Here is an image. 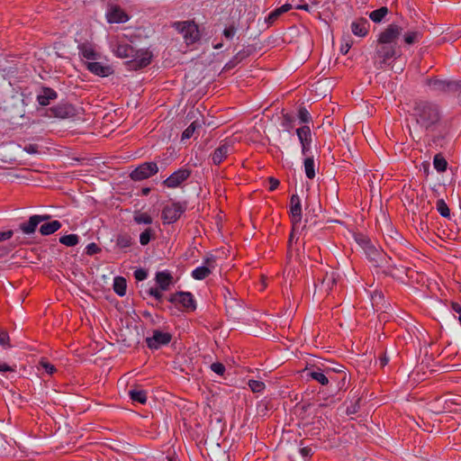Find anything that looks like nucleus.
Instances as JSON below:
<instances>
[{
	"label": "nucleus",
	"instance_id": "c03bdc74",
	"mask_svg": "<svg viewBox=\"0 0 461 461\" xmlns=\"http://www.w3.org/2000/svg\"><path fill=\"white\" fill-rule=\"evenodd\" d=\"M211 370L217 374L218 375H223L225 372V366L223 364L220 362H215L211 365Z\"/></svg>",
	"mask_w": 461,
	"mask_h": 461
},
{
	"label": "nucleus",
	"instance_id": "774afa93",
	"mask_svg": "<svg viewBox=\"0 0 461 461\" xmlns=\"http://www.w3.org/2000/svg\"><path fill=\"white\" fill-rule=\"evenodd\" d=\"M15 176H16L17 178H22V179H23V182H24V183H25V182H27V181H29V179L26 177V175H15Z\"/></svg>",
	"mask_w": 461,
	"mask_h": 461
},
{
	"label": "nucleus",
	"instance_id": "9b49d317",
	"mask_svg": "<svg viewBox=\"0 0 461 461\" xmlns=\"http://www.w3.org/2000/svg\"><path fill=\"white\" fill-rule=\"evenodd\" d=\"M50 218V215H32L30 217L27 222L22 223L20 228L25 234H32L37 226L44 221H47Z\"/></svg>",
	"mask_w": 461,
	"mask_h": 461
},
{
	"label": "nucleus",
	"instance_id": "aec40b11",
	"mask_svg": "<svg viewBox=\"0 0 461 461\" xmlns=\"http://www.w3.org/2000/svg\"><path fill=\"white\" fill-rule=\"evenodd\" d=\"M78 50L82 57L88 60H95L98 59V53L95 51L93 45L88 42L79 44Z\"/></svg>",
	"mask_w": 461,
	"mask_h": 461
},
{
	"label": "nucleus",
	"instance_id": "f8f14e48",
	"mask_svg": "<svg viewBox=\"0 0 461 461\" xmlns=\"http://www.w3.org/2000/svg\"><path fill=\"white\" fill-rule=\"evenodd\" d=\"M107 21L110 23H122L129 20V16L119 6H112L106 14Z\"/></svg>",
	"mask_w": 461,
	"mask_h": 461
},
{
	"label": "nucleus",
	"instance_id": "79ce46f5",
	"mask_svg": "<svg viewBox=\"0 0 461 461\" xmlns=\"http://www.w3.org/2000/svg\"><path fill=\"white\" fill-rule=\"evenodd\" d=\"M237 32L236 27L232 24L223 30V36L227 41H232Z\"/></svg>",
	"mask_w": 461,
	"mask_h": 461
},
{
	"label": "nucleus",
	"instance_id": "4be33fe9",
	"mask_svg": "<svg viewBox=\"0 0 461 461\" xmlns=\"http://www.w3.org/2000/svg\"><path fill=\"white\" fill-rule=\"evenodd\" d=\"M60 228H61L60 221L54 220L52 221L46 222V223H43L42 225H41L40 232L41 235L47 236V235H50V234L56 232Z\"/></svg>",
	"mask_w": 461,
	"mask_h": 461
},
{
	"label": "nucleus",
	"instance_id": "6ab92c4d",
	"mask_svg": "<svg viewBox=\"0 0 461 461\" xmlns=\"http://www.w3.org/2000/svg\"><path fill=\"white\" fill-rule=\"evenodd\" d=\"M292 5L289 4H285L282 5L281 7L276 9L271 14H268V16L265 19V23L267 25V28H269L272 26V24L280 17L281 14L288 12L291 10Z\"/></svg>",
	"mask_w": 461,
	"mask_h": 461
},
{
	"label": "nucleus",
	"instance_id": "20e7f679",
	"mask_svg": "<svg viewBox=\"0 0 461 461\" xmlns=\"http://www.w3.org/2000/svg\"><path fill=\"white\" fill-rule=\"evenodd\" d=\"M186 207L181 203H172L164 207L162 220L164 223L170 224L176 221L184 213Z\"/></svg>",
	"mask_w": 461,
	"mask_h": 461
},
{
	"label": "nucleus",
	"instance_id": "7c9ffc66",
	"mask_svg": "<svg viewBox=\"0 0 461 461\" xmlns=\"http://www.w3.org/2000/svg\"><path fill=\"white\" fill-rule=\"evenodd\" d=\"M434 168L438 172L446 171L447 168V162L441 154H437L433 159Z\"/></svg>",
	"mask_w": 461,
	"mask_h": 461
},
{
	"label": "nucleus",
	"instance_id": "4c0bfd02",
	"mask_svg": "<svg viewBox=\"0 0 461 461\" xmlns=\"http://www.w3.org/2000/svg\"><path fill=\"white\" fill-rule=\"evenodd\" d=\"M339 380L338 384H336L334 390L339 391L346 387V384L348 383V375L344 370H339Z\"/></svg>",
	"mask_w": 461,
	"mask_h": 461
},
{
	"label": "nucleus",
	"instance_id": "f257e3e1",
	"mask_svg": "<svg viewBox=\"0 0 461 461\" xmlns=\"http://www.w3.org/2000/svg\"><path fill=\"white\" fill-rule=\"evenodd\" d=\"M413 116L420 127L428 132L438 131L442 124L440 109L429 102L417 103L413 108Z\"/></svg>",
	"mask_w": 461,
	"mask_h": 461
},
{
	"label": "nucleus",
	"instance_id": "a211bd4d",
	"mask_svg": "<svg viewBox=\"0 0 461 461\" xmlns=\"http://www.w3.org/2000/svg\"><path fill=\"white\" fill-rule=\"evenodd\" d=\"M352 32L359 37H364L368 32V22L365 18H359L351 24Z\"/></svg>",
	"mask_w": 461,
	"mask_h": 461
},
{
	"label": "nucleus",
	"instance_id": "f3484780",
	"mask_svg": "<svg viewBox=\"0 0 461 461\" xmlns=\"http://www.w3.org/2000/svg\"><path fill=\"white\" fill-rule=\"evenodd\" d=\"M376 54L383 59V62H386L388 59L396 56V49L393 44H377Z\"/></svg>",
	"mask_w": 461,
	"mask_h": 461
},
{
	"label": "nucleus",
	"instance_id": "6e6552de",
	"mask_svg": "<svg viewBox=\"0 0 461 461\" xmlns=\"http://www.w3.org/2000/svg\"><path fill=\"white\" fill-rule=\"evenodd\" d=\"M215 267V261L212 258H207L203 260L202 266L197 267L192 271V277L195 280H203L206 278L211 273L212 270Z\"/></svg>",
	"mask_w": 461,
	"mask_h": 461
},
{
	"label": "nucleus",
	"instance_id": "b1692460",
	"mask_svg": "<svg viewBox=\"0 0 461 461\" xmlns=\"http://www.w3.org/2000/svg\"><path fill=\"white\" fill-rule=\"evenodd\" d=\"M158 170L159 168L155 162H145L132 169L131 173H158Z\"/></svg>",
	"mask_w": 461,
	"mask_h": 461
},
{
	"label": "nucleus",
	"instance_id": "5701e85b",
	"mask_svg": "<svg viewBox=\"0 0 461 461\" xmlns=\"http://www.w3.org/2000/svg\"><path fill=\"white\" fill-rule=\"evenodd\" d=\"M171 275L166 271L158 272L156 275V281L162 291H166L168 289L171 284Z\"/></svg>",
	"mask_w": 461,
	"mask_h": 461
},
{
	"label": "nucleus",
	"instance_id": "0eeeda50",
	"mask_svg": "<svg viewBox=\"0 0 461 461\" xmlns=\"http://www.w3.org/2000/svg\"><path fill=\"white\" fill-rule=\"evenodd\" d=\"M172 336L168 332L158 330H153L152 336L147 338V345L151 349H158L162 346L167 345L171 341Z\"/></svg>",
	"mask_w": 461,
	"mask_h": 461
},
{
	"label": "nucleus",
	"instance_id": "49530a36",
	"mask_svg": "<svg viewBox=\"0 0 461 461\" xmlns=\"http://www.w3.org/2000/svg\"><path fill=\"white\" fill-rule=\"evenodd\" d=\"M304 168H305V173H314V171H315L314 160L311 158H306L304 161Z\"/></svg>",
	"mask_w": 461,
	"mask_h": 461
},
{
	"label": "nucleus",
	"instance_id": "58836bf2",
	"mask_svg": "<svg viewBox=\"0 0 461 461\" xmlns=\"http://www.w3.org/2000/svg\"><path fill=\"white\" fill-rule=\"evenodd\" d=\"M461 92V81H448L447 93L459 94ZM459 102L461 103V95H458Z\"/></svg>",
	"mask_w": 461,
	"mask_h": 461
},
{
	"label": "nucleus",
	"instance_id": "7ed1b4c3",
	"mask_svg": "<svg viewBox=\"0 0 461 461\" xmlns=\"http://www.w3.org/2000/svg\"><path fill=\"white\" fill-rule=\"evenodd\" d=\"M173 27L183 34L187 44L194 43L200 39L198 26L192 21L176 22Z\"/></svg>",
	"mask_w": 461,
	"mask_h": 461
},
{
	"label": "nucleus",
	"instance_id": "a878e982",
	"mask_svg": "<svg viewBox=\"0 0 461 461\" xmlns=\"http://www.w3.org/2000/svg\"><path fill=\"white\" fill-rule=\"evenodd\" d=\"M297 136L303 145V149H305L311 141V131L308 126H303L297 129Z\"/></svg>",
	"mask_w": 461,
	"mask_h": 461
},
{
	"label": "nucleus",
	"instance_id": "4d7b16f0",
	"mask_svg": "<svg viewBox=\"0 0 461 461\" xmlns=\"http://www.w3.org/2000/svg\"><path fill=\"white\" fill-rule=\"evenodd\" d=\"M13 234L12 230L0 231V242L11 239Z\"/></svg>",
	"mask_w": 461,
	"mask_h": 461
},
{
	"label": "nucleus",
	"instance_id": "37998d69",
	"mask_svg": "<svg viewBox=\"0 0 461 461\" xmlns=\"http://www.w3.org/2000/svg\"><path fill=\"white\" fill-rule=\"evenodd\" d=\"M151 239V230L146 229L144 231H142L140 235V243L142 246H145L149 244Z\"/></svg>",
	"mask_w": 461,
	"mask_h": 461
},
{
	"label": "nucleus",
	"instance_id": "4468645a",
	"mask_svg": "<svg viewBox=\"0 0 461 461\" xmlns=\"http://www.w3.org/2000/svg\"><path fill=\"white\" fill-rule=\"evenodd\" d=\"M86 68L90 72L100 77H108L113 73V69L110 66H105L96 61H88Z\"/></svg>",
	"mask_w": 461,
	"mask_h": 461
},
{
	"label": "nucleus",
	"instance_id": "e433bc0d",
	"mask_svg": "<svg viewBox=\"0 0 461 461\" xmlns=\"http://www.w3.org/2000/svg\"><path fill=\"white\" fill-rule=\"evenodd\" d=\"M201 124L197 121H194L182 133V140L189 139L193 136L196 128L200 127Z\"/></svg>",
	"mask_w": 461,
	"mask_h": 461
},
{
	"label": "nucleus",
	"instance_id": "72a5a7b5",
	"mask_svg": "<svg viewBox=\"0 0 461 461\" xmlns=\"http://www.w3.org/2000/svg\"><path fill=\"white\" fill-rule=\"evenodd\" d=\"M436 209L442 217H444V218L450 217V210L443 199H438L437 201Z\"/></svg>",
	"mask_w": 461,
	"mask_h": 461
},
{
	"label": "nucleus",
	"instance_id": "2f4dec72",
	"mask_svg": "<svg viewBox=\"0 0 461 461\" xmlns=\"http://www.w3.org/2000/svg\"><path fill=\"white\" fill-rule=\"evenodd\" d=\"M59 242L67 247H74L78 244L79 238L77 234H68L60 237Z\"/></svg>",
	"mask_w": 461,
	"mask_h": 461
},
{
	"label": "nucleus",
	"instance_id": "338daca9",
	"mask_svg": "<svg viewBox=\"0 0 461 461\" xmlns=\"http://www.w3.org/2000/svg\"><path fill=\"white\" fill-rule=\"evenodd\" d=\"M388 362H389V358L386 357L385 356L379 358V363L382 367L386 366Z\"/></svg>",
	"mask_w": 461,
	"mask_h": 461
},
{
	"label": "nucleus",
	"instance_id": "39448f33",
	"mask_svg": "<svg viewBox=\"0 0 461 461\" xmlns=\"http://www.w3.org/2000/svg\"><path fill=\"white\" fill-rule=\"evenodd\" d=\"M402 32V28L395 23L389 24L383 30L377 39V44H393L394 45Z\"/></svg>",
	"mask_w": 461,
	"mask_h": 461
},
{
	"label": "nucleus",
	"instance_id": "dca6fc26",
	"mask_svg": "<svg viewBox=\"0 0 461 461\" xmlns=\"http://www.w3.org/2000/svg\"><path fill=\"white\" fill-rule=\"evenodd\" d=\"M233 150L232 145L225 141L222 143L219 148H217L212 154V159L213 164L218 165L220 164L224 158L227 157L229 153H230Z\"/></svg>",
	"mask_w": 461,
	"mask_h": 461
},
{
	"label": "nucleus",
	"instance_id": "bf43d9fd",
	"mask_svg": "<svg viewBox=\"0 0 461 461\" xmlns=\"http://www.w3.org/2000/svg\"><path fill=\"white\" fill-rule=\"evenodd\" d=\"M269 183H270V186H269L270 191H274L279 185V180L275 177H269Z\"/></svg>",
	"mask_w": 461,
	"mask_h": 461
},
{
	"label": "nucleus",
	"instance_id": "c85d7f7f",
	"mask_svg": "<svg viewBox=\"0 0 461 461\" xmlns=\"http://www.w3.org/2000/svg\"><path fill=\"white\" fill-rule=\"evenodd\" d=\"M448 81L449 80L435 78V79H429L428 83H429V86L435 91L447 93Z\"/></svg>",
	"mask_w": 461,
	"mask_h": 461
},
{
	"label": "nucleus",
	"instance_id": "393cba45",
	"mask_svg": "<svg viewBox=\"0 0 461 461\" xmlns=\"http://www.w3.org/2000/svg\"><path fill=\"white\" fill-rule=\"evenodd\" d=\"M57 97V94L54 90L50 88H44L42 93L38 95L37 99L41 105L45 106L50 104V101L55 99Z\"/></svg>",
	"mask_w": 461,
	"mask_h": 461
},
{
	"label": "nucleus",
	"instance_id": "09e8293b",
	"mask_svg": "<svg viewBox=\"0 0 461 461\" xmlns=\"http://www.w3.org/2000/svg\"><path fill=\"white\" fill-rule=\"evenodd\" d=\"M41 366L42 369H43L47 374H49V375H52V374H54V373H55V371H56L55 366H54L52 364L49 363V362L41 361Z\"/></svg>",
	"mask_w": 461,
	"mask_h": 461
},
{
	"label": "nucleus",
	"instance_id": "c756f323",
	"mask_svg": "<svg viewBox=\"0 0 461 461\" xmlns=\"http://www.w3.org/2000/svg\"><path fill=\"white\" fill-rule=\"evenodd\" d=\"M129 395L133 402L142 404L147 402V393L144 390H131Z\"/></svg>",
	"mask_w": 461,
	"mask_h": 461
},
{
	"label": "nucleus",
	"instance_id": "2eb2a0df",
	"mask_svg": "<svg viewBox=\"0 0 461 461\" xmlns=\"http://www.w3.org/2000/svg\"><path fill=\"white\" fill-rule=\"evenodd\" d=\"M290 213L294 222H300L302 219L301 200L298 194H293L290 198Z\"/></svg>",
	"mask_w": 461,
	"mask_h": 461
},
{
	"label": "nucleus",
	"instance_id": "c9c22d12",
	"mask_svg": "<svg viewBox=\"0 0 461 461\" xmlns=\"http://www.w3.org/2000/svg\"><path fill=\"white\" fill-rule=\"evenodd\" d=\"M420 37V33L419 32L411 31V32H407L404 34L403 40L406 44L411 45V44L415 43L419 40Z\"/></svg>",
	"mask_w": 461,
	"mask_h": 461
},
{
	"label": "nucleus",
	"instance_id": "8fccbe9b",
	"mask_svg": "<svg viewBox=\"0 0 461 461\" xmlns=\"http://www.w3.org/2000/svg\"><path fill=\"white\" fill-rule=\"evenodd\" d=\"M451 310L461 324V305L457 303H452Z\"/></svg>",
	"mask_w": 461,
	"mask_h": 461
},
{
	"label": "nucleus",
	"instance_id": "de8ad7c7",
	"mask_svg": "<svg viewBox=\"0 0 461 461\" xmlns=\"http://www.w3.org/2000/svg\"><path fill=\"white\" fill-rule=\"evenodd\" d=\"M0 346L2 347H9V336L8 333L0 329Z\"/></svg>",
	"mask_w": 461,
	"mask_h": 461
},
{
	"label": "nucleus",
	"instance_id": "ddd939ff",
	"mask_svg": "<svg viewBox=\"0 0 461 461\" xmlns=\"http://www.w3.org/2000/svg\"><path fill=\"white\" fill-rule=\"evenodd\" d=\"M226 312L230 319L236 321L243 318L245 309L237 301L230 299L226 303Z\"/></svg>",
	"mask_w": 461,
	"mask_h": 461
},
{
	"label": "nucleus",
	"instance_id": "6e6d98bb",
	"mask_svg": "<svg viewBox=\"0 0 461 461\" xmlns=\"http://www.w3.org/2000/svg\"><path fill=\"white\" fill-rule=\"evenodd\" d=\"M161 291H162L161 289L159 290L158 288H151L149 290V294L151 296H153L155 299L160 300L161 297H162V292Z\"/></svg>",
	"mask_w": 461,
	"mask_h": 461
},
{
	"label": "nucleus",
	"instance_id": "1a4fd4ad",
	"mask_svg": "<svg viewBox=\"0 0 461 461\" xmlns=\"http://www.w3.org/2000/svg\"><path fill=\"white\" fill-rule=\"evenodd\" d=\"M336 284L337 274L331 270L330 272H326L322 278H318V283L315 286L321 291L329 294Z\"/></svg>",
	"mask_w": 461,
	"mask_h": 461
},
{
	"label": "nucleus",
	"instance_id": "412c9836",
	"mask_svg": "<svg viewBox=\"0 0 461 461\" xmlns=\"http://www.w3.org/2000/svg\"><path fill=\"white\" fill-rule=\"evenodd\" d=\"M56 117L65 119L74 115V108L68 104H61L52 109Z\"/></svg>",
	"mask_w": 461,
	"mask_h": 461
},
{
	"label": "nucleus",
	"instance_id": "9d476101",
	"mask_svg": "<svg viewBox=\"0 0 461 461\" xmlns=\"http://www.w3.org/2000/svg\"><path fill=\"white\" fill-rule=\"evenodd\" d=\"M304 372L307 378H311L321 385H328V379L331 378L330 375H328V367L324 370L319 367L307 368Z\"/></svg>",
	"mask_w": 461,
	"mask_h": 461
},
{
	"label": "nucleus",
	"instance_id": "052dcab7",
	"mask_svg": "<svg viewBox=\"0 0 461 461\" xmlns=\"http://www.w3.org/2000/svg\"><path fill=\"white\" fill-rule=\"evenodd\" d=\"M429 167H430V163H429V161H423V162L421 163V166H420V171L422 170L424 173H428V172H429Z\"/></svg>",
	"mask_w": 461,
	"mask_h": 461
},
{
	"label": "nucleus",
	"instance_id": "680f3d73",
	"mask_svg": "<svg viewBox=\"0 0 461 461\" xmlns=\"http://www.w3.org/2000/svg\"><path fill=\"white\" fill-rule=\"evenodd\" d=\"M350 48H351V43L346 42L344 45L341 46L340 51L342 54L346 55L348 52Z\"/></svg>",
	"mask_w": 461,
	"mask_h": 461
},
{
	"label": "nucleus",
	"instance_id": "473e14b6",
	"mask_svg": "<svg viewBox=\"0 0 461 461\" xmlns=\"http://www.w3.org/2000/svg\"><path fill=\"white\" fill-rule=\"evenodd\" d=\"M387 7H381L370 13L369 17L375 23H380L383 18L387 14Z\"/></svg>",
	"mask_w": 461,
	"mask_h": 461
},
{
	"label": "nucleus",
	"instance_id": "3c124183",
	"mask_svg": "<svg viewBox=\"0 0 461 461\" xmlns=\"http://www.w3.org/2000/svg\"><path fill=\"white\" fill-rule=\"evenodd\" d=\"M86 249V253L87 255H90V256H91V255H95V254L98 253V252H99V250H100V249L98 248V246H97L95 243H94V242L89 243V244L86 247V249Z\"/></svg>",
	"mask_w": 461,
	"mask_h": 461
},
{
	"label": "nucleus",
	"instance_id": "a18cd8bd",
	"mask_svg": "<svg viewBox=\"0 0 461 461\" xmlns=\"http://www.w3.org/2000/svg\"><path fill=\"white\" fill-rule=\"evenodd\" d=\"M392 269H390V275L394 276V277H397V278H402V275H405V270L402 267H398L397 266L393 265L391 267Z\"/></svg>",
	"mask_w": 461,
	"mask_h": 461
},
{
	"label": "nucleus",
	"instance_id": "603ef678",
	"mask_svg": "<svg viewBox=\"0 0 461 461\" xmlns=\"http://www.w3.org/2000/svg\"><path fill=\"white\" fill-rule=\"evenodd\" d=\"M299 118H300V120L303 122H307L309 121L310 114H309L308 111L304 107L300 108V110H299Z\"/></svg>",
	"mask_w": 461,
	"mask_h": 461
},
{
	"label": "nucleus",
	"instance_id": "864d4df0",
	"mask_svg": "<svg viewBox=\"0 0 461 461\" xmlns=\"http://www.w3.org/2000/svg\"><path fill=\"white\" fill-rule=\"evenodd\" d=\"M134 276L138 281H142L147 278V273L143 269H137L134 271Z\"/></svg>",
	"mask_w": 461,
	"mask_h": 461
},
{
	"label": "nucleus",
	"instance_id": "13d9d810",
	"mask_svg": "<svg viewBox=\"0 0 461 461\" xmlns=\"http://www.w3.org/2000/svg\"><path fill=\"white\" fill-rule=\"evenodd\" d=\"M249 385L250 389L254 393L259 392V382L258 381H257V380H250L249 383Z\"/></svg>",
	"mask_w": 461,
	"mask_h": 461
},
{
	"label": "nucleus",
	"instance_id": "5fc2aeb1",
	"mask_svg": "<svg viewBox=\"0 0 461 461\" xmlns=\"http://www.w3.org/2000/svg\"><path fill=\"white\" fill-rule=\"evenodd\" d=\"M300 454L304 458L310 457L312 455V449L310 447H301L300 448Z\"/></svg>",
	"mask_w": 461,
	"mask_h": 461
},
{
	"label": "nucleus",
	"instance_id": "0e129e2a",
	"mask_svg": "<svg viewBox=\"0 0 461 461\" xmlns=\"http://www.w3.org/2000/svg\"><path fill=\"white\" fill-rule=\"evenodd\" d=\"M130 176H131V178L133 180L138 181V180H142L144 178H147L150 175H139V174H136V175H130Z\"/></svg>",
	"mask_w": 461,
	"mask_h": 461
},
{
	"label": "nucleus",
	"instance_id": "f704fd0d",
	"mask_svg": "<svg viewBox=\"0 0 461 461\" xmlns=\"http://www.w3.org/2000/svg\"><path fill=\"white\" fill-rule=\"evenodd\" d=\"M134 221L138 224H151L152 218L147 212H136L134 214Z\"/></svg>",
	"mask_w": 461,
	"mask_h": 461
},
{
	"label": "nucleus",
	"instance_id": "ea45409f",
	"mask_svg": "<svg viewBox=\"0 0 461 461\" xmlns=\"http://www.w3.org/2000/svg\"><path fill=\"white\" fill-rule=\"evenodd\" d=\"M116 245L121 249L129 248L131 245V238L129 235H120L116 240Z\"/></svg>",
	"mask_w": 461,
	"mask_h": 461
},
{
	"label": "nucleus",
	"instance_id": "bb28decb",
	"mask_svg": "<svg viewBox=\"0 0 461 461\" xmlns=\"http://www.w3.org/2000/svg\"><path fill=\"white\" fill-rule=\"evenodd\" d=\"M127 284L124 277L116 276L113 279V290L119 296H124L126 294Z\"/></svg>",
	"mask_w": 461,
	"mask_h": 461
},
{
	"label": "nucleus",
	"instance_id": "e2e57ef3",
	"mask_svg": "<svg viewBox=\"0 0 461 461\" xmlns=\"http://www.w3.org/2000/svg\"><path fill=\"white\" fill-rule=\"evenodd\" d=\"M24 149L28 152V153H36L37 152V146L36 145H32V144H30L28 146H25Z\"/></svg>",
	"mask_w": 461,
	"mask_h": 461
},
{
	"label": "nucleus",
	"instance_id": "69168bd1",
	"mask_svg": "<svg viewBox=\"0 0 461 461\" xmlns=\"http://www.w3.org/2000/svg\"><path fill=\"white\" fill-rule=\"evenodd\" d=\"M10 370L11 368L7 364L0 362V373L7 372Z\"/></svg>",
	"mask_w": 461,
	"mask_h": 461
},
{
	"label": "nucleus",
	"instance_id": "423d86ee",
	"mask_svg": "<svg viewBox=\"0 0 461 461\" xmlns=\"http://www.w3.org/2000/svg\"><path fill=\"white\" fill-rule=\"evenodd\" d=\"M169 301L179 303L186 312H194L196 309L194 295L189 292H177L170 296Z\"/></svg>",
	"mask_w": 461,
	"mask_h": 461
},
{
	"label": "nucleus",
	"instance_id": "a19ab883",
	"mask_svg": "<svg viewBox=\"0 0 461 461\" xmlns=\"http://www.w3.org/2000/svg\"><path fill=\"white\" fill-rule=\"evenodd\" d=\"M339 369H331L328 367V375H330L331 377L330 379H328V384H330V386L334 385L335 387L338 384V380L339 378Z\"/></svg>",
	"mask_w": 461,
	"mask_h": 461
},
{
	"label": "nucleus",
	"instance_id": "cd10ccee",
	"mask_svg": "<svg viewBox=\"0 0 461 461\" xmlns=\"http://www.w3.org/2000/svg\"><path fill=\"white\" fill-rule=\"evenodd\" d=\"M188 175H169V176L164 180L165 185L170 188L178 186L183 183Z\"/></svg>",
	"mask_w": 461,
	"mask_h": 461
},
{
	"label": "nucleus",
	"instance_id": "f03ea898",
	"mask_svg": "<svg viewBox=\"0 0 461 461\" xmlns=\"http://www.w3.org/2000/svg\"><path fill=\"white\" fill-rule=\"evenodd\" d=\"M114 53L117 57L122 59L134 58V61L140 68L148 66L151 60V55L149 52H144L142 57L139 59V57H137L138 52L127 43L117 45Z\"/></svg>",
	"mask_w": 461,
	"mask_h": 461
}]
</instances>
